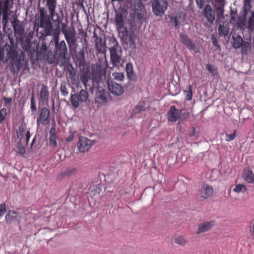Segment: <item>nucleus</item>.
Returning a JSON list of instances; mask_svg holds the SVG:
<instances>
[{"label":"nucleus","mask_w":254,"mask_h":254,"mask_svg":"<svg viewBox=\"0 0 254 254\" xmlns=\"http://www.w3.org/2000/svg\"><path fill=\"white\" fill-rule=\"evenodd\" d=\"M25 141L23 140V141H21L18 143L17 146V152L21 155L24 154L25 153V149L24 147L22 145V143H24Z\"/></svg>","instance_id":"40"},{"label":"nucleus","mask_w":254,"mask_h":254,"mask_svg":"<svg viewBox=\"0 0 254 254\" xmlns=\"http://www.w3.org/2000/svg\"><path fill=\"white\" fill-rule=\"evenodd\" d=\"M65 225H67V223H64V225H63V227H64Z\"/></svg>","instance_id":"61"},{"label":"nucleus","mask_w":254,"mask_h":254,"mask_svg":"<svg viewBox=\"0 0 254 254\" xmlns=\"http://www.w3.org/2000/svg\"><path fill=\"white\" fill-rule=\"evenodd\" d=\"M97 50L99 53H105V46L102 42L97 43L96 45Z\"/></svg>","instance_id":"42"},{"label":"nucleus","mask_w":254,"mask_h":254,"mask_svg":"<svg viewBox=\"0 0 254 254\" xmlns=\"http://www.w3.org/2000/svg\"><path fill=\"white\" fill-rule=\"evenodd\" d=\"M3 50L7 52V58L14 60L17 57V53L15 47L8 44H5L3 47Z\"/></svg>","instance_id":"12"},{"label":"nucleus","mask_w":254,"mask_h":254,"mask_svg":"<svg viewBox=\"0 0 254 254\" xmlns=\"http://www.w3.org/2000/svg\"><path fill=\"white\" fill-rule=\"evenodd\" d=\"M180 39L181 43L189 50L193 51L195 53H199L200 52L198 45L194 43L187 35L181 33L180 34Z\"/></svg>","instance_id":"5"},{"label":"nucleus","mask_w":254,"mask_h":254,"mask_svg":"<svg viewBox=\"0 0 254 254\" xmlns=\"http://www.w3.org/2000/svg\"><path fill=\"white\" fill-rule=\"evenodd\" d=\"M65 225H67V223H64V225H63V227H64Z\"/></svg>","instance_id":"62"},{"label":"nucleus","mask_w":254,"mask_h":254,"mask_svg":"<svg viewBox=\"0 0 254 254\" xmlns=\"http://www.w3.org/2000/svg\"><path fill=\"white\" fill-rule=\"evenodd\" d=\"M63 32L64 35L65 39L68 44H69V43H72L73 44H75L76 40L74 35L68 34L67 30H63Z\"/></svg>","instance_id":"28"},{"label":"nucleus","mask_w":254,"mask_h":254,"mask_svg":"<svg viewBox=\"0 0 254 254\" xmlns=\"http://www.w3.org/2000/svg\"><path fill=\"white\" fill-rule=\"evenodd\" d=\"M251 231L252 232V236L254 237V223L253 228L251 229Z\"/></svg>","instance_id":"55"},{"label":"nucleus","mask_w":254,"mask_h":254,"mask_svg":"<svg viewBox=\"0 0 254 254\" xmlns=\"http://www.w3.org/2000/svg\"><path fill=\"white\" fill-rule=\"evenodd\" d=\"M60 90L63 96H66L68 95V92L65 82H62L61 83Z\"/></svg>","instance_id":"43"},{"label":"nucleus","mask_w":254,"mask_h":254,"mask_svg":"<svg viewBox=\"0 0 254 254\" xmlns=\"http://www.w3.org/2000/svg\"><path fill=\"white\" fill-rule=\"evenodd\" d=\"M93 144V141L85 137L80 136L77 143V147L80 152L84 153L88 151Z\"/></svg>","instance_id":"6"},{"label":"nucleus","mask_w":254,"mask_h":254,"mask_svg":"<svg viewBox=\"0 0 254 254\" xmlns=\"http://www.w3.org/2000/svg\"><path fill=\"white\" fill-rule=\"evenodd\" d=\"M212 42H213V44L214 46L216 47L220 51V47L219 45L218 44V42L217 41L215 37H212Z\"/></svg>","instance_id":"51"},{"label":"nucleus","mask_w":254,"mask_h":254,"mask_svg":"<svg viewBox=\"0 0 254 254\" xmlns=\"http://www.w3.org/2000/svg\"><path fill=\"white\" fill-rule=\"evenodd\" d=\"M236 136V135L235 131L231 134H226L225 140L227 141H232L235 138Z\"/></svg>","instance_id":"46"},{"label":"nucleus","mask_w":254,"mask_h":254,"mask_svg":"<svg viewBox=\"0 0 254 254\" xmlns=\"http://www.w3.org/2000/svg\"><path fill=\"white\" fill-rule=\"evenodd\" d=\"M205 0H196V2L198 7L201 9L204 3Z\"/></svg>","instance_id":"49"},{"label":"nucleus","mask_w":254,"mask_h":254,"mask_svg":"<svg viewBox=\"0 0 254 254\" xmlns=\"http://www.w3.org/2000/svg\"><path fill=\"white\" fill-rule=\"evenodd\" d=\"M108 96L109 94L104 90L102 89L99 91L98 97L101 99L104 102H107Z\"/></svg>","instance_id":"31"},{"label":"nucleus","mask_w":254,"mask_h":254,"mask_svg":"<svg viewBox=\"0 0 254 254\" xmlns=\"http://www.w3.org/2000/svg\"><path fill=\"white\" fill-rule=\"evenodd\" d=\"M126 70L128 78L130 79H134L135 78V74L133 71V68L132 64L127 63L126 64Z\"/></svg>","instance_id":"22"},{"label":"nucleus","mask_w":254,"mask_h":254,"mask_svg":"<svg viewBox=\"0 0 254 254\" xmlns=\"http://www.w3.org/2000/svg\"><path fill=\"white\" fill-rule=\"evenodd\" d=\"M182 110L177 109L174 106H171L168 113V120L171 122H175L179 118Z\"/></svg>","instance_id":"10"},{"label":"nucleus","mask_w":254,"mask_h":254,"mask_svg":"<svg viewBox=\"0 0 254 254\" xmlns=\"http://www.w3.org/2000/svg\"><path fill=\"white\" fill-rule=\"evenodd\" d=\"M107 84L109 90L113 94L116 96H120L124 93L123 87L113 80L109 79Z\"/></svg>","instance_id":"8"},{"label":"nucleus","mask_w":254,"mask_h":254,"mask_svg":"<svg viewBox=\"0 0 254 254\" xmlns=\"http://www.w3.org/2000/svg\"><path fill=\"white\" fill-rule=\"evenodd\" d=\"M213 227L212 223H201L198 226L197 234L203 233L210 230Z\"/></svg>","instance_id":"21"},{"label":"nucleus","mask_w":254,"mask_h":254,"mask_svg":"<svg viewBox=\"0 0 254 254\" xmlns=\"http://www.w3.org/2000/svg\"><path fill=\"white\" fill-rule=\"evenodd\" d=\"M252 0H244V6L245 10H249L251 7Z\"/></svg>","instance_id":"47"},{"label":"nucleus","mask_w":254,"mask_h":254,"mask_svg":"<svg viewBox=\"0 0 254 254\" xmlns=\"http://www.w3.org/2000/svg\"><path fill=\"white\" fill-rule=\"evenodd\" d=\"M139 110L138 107L136 106V108L134 109V111H138Z\"/></svg>","instance_id":"57"},{"label":"nucleus","mask_w":254,"mask_h":254,"mask_svg":"<svg viewBox=\"0 0 254 254\" xmlns=\"http://www.w3.org/2000/svg\"><path fill=\"white\" fill-rule=\"evenodd\" d=\"M8 2V1L7 0L2 8V21L4 22L5 24L7 23L9 16Z\"/></svg>","instance_id":"26"},{"label":"nucleus","mask_w":254,"mask_h":254,"mask_svg":"<svg viewBox=\"0 0 254 254\" xmlns=\"http://www.w3.org/2000/svg\"><path fill=\"white\" fill-rule=\"evenodd\" d=\"M56 52L58 55L59 60L62 63L64 62L66 56L67 55V49L64 41L63 40L60 43L55 45Z\"/></svg>","instance_id":"7"},{"label":"nucleus","mask_w":254,"mask_h":254,"mask_svg":"<svg viewBox=\"0 0 254 254\" xmlns=\"http://www.w3.org/2000/svg\"><path fill=\"white\" fill-rule=\"evenodd\" d=\"M47 61L50 64H52L55 61V54L53 51L50 50L47 53Z\"/></svg>","instance_id":"36"},{"label":"nucleus","mask_w":254,"mask_h":254,"mask_svg":"<svg viewBox=\"0 0 254 254\" xmlns=\"http://www.w3.org/2000/svg\"><path fill=\"white\" fill-rule=\"evenodd\" d=\"M6 115V109L5 108L1 109L0 111V117L4 120L5 117Z\"/></svg>","instance_id":"50"},{"label":"nucleus","mask_w":254,"mask_h":254,"mask_svg":"<svg viewBox=\"0 0 254 254\" xmlns=\"http://www.w3.org/2000/svg\"><path fill=\"white\" fill-rule=\"evenodd\" d=\"M65 225H67V223H64V225H63V227H64Z\"/></svg>","instance_id":"63"},{"label":"nucleus","mask_w":254,"mask_h":254,"mask_svg":"<svg viewBox=\"0 0 254 254\" xmlns=\"http://www.w3.org/2000/svg\"><path fill=\"white\" fill-rule=\"evenodd\" d=\"M213 193V189L211 186L203 184L200 190L199 195L200 196L204 198H207L211 196Z\"/></svg>","instance_id":"11"},{"label":"nucleus","mask_w":254,"mask_h":254,"mask_svg":"<svg viewBox=\"0 0 254 254\" xmlns=\"http://www.w3.org/2000/svg\"><path fill=\"white\" fill-rule=\"evenodd\" d=\"M21 216L20 212L9 210L5 216V220L7 222H19L21 221Z\"/></svg>","instance_id":"15"},{"label":"nucleus","mask_w":254,"mask_h":254,"mask_svg":"<svg viewBox=\"0 0 254 254\" xmlns=\"http://www.w3.org/2000/svg\"><path fill=\"white\" fill-rule=\"evenodd\" d=\"M153 13L158 16H162L168 7L167 0H153L151 2Z\"/></svg>","instance_id":"4"},{"label":"nucleus","mask_w":254,"mask_h":254,"mask_svg":"<svg viewBox=\"0 0 254 254\" xmlns=\"http://www.w3.org/2000/svg\"><path fill=\"white\" fill-rule=\"evenodd\" d=\"M6 212V206L4 204L0 205V216H3Z\"/></svg>","instance_id":"48"},{"label":"nucleus","mask_w":254,"mask_h":254,"mask_svg":"<svg viewBox=\"0 0 254 254\" xmlns=\"http://www.w3.org/2000/svg\"><path fill=\"white\" fill-rule=\"evenodd\" d=\"M112 76L114 79L117 81H122L124 79V74L122 72H113L112 73Z\"/></svg>","instance_id":"39"},{"label":"nucleus","mask_w":254,"mask_h":254,"mask_svg":"<svg viewBox=\"0 0 254 254\" xmlns=\"http://www.w3.org/2000/svg\"><path fill=\"white\" fill-rule=\"evenodd\" d=\"M123 42L127 43L128 41L130 47L134 48L135 47V37L133 33H127V38L126 41L122 40Z\"/></svg>","instance_id":"23"},{"label":"nucleus","mask_w":254,"mask_h":254,"mask_svg":"<svg viewBox=\"0 0 254 254\" xmlns=\"http://www.w3.org/2000/svg\"><path fill=\"white\" fill-rule=\"evenodd\" d=\"M233 47L235 49H238L241 47L243 44V39L239 35H236L233 36Z\"/></svg>","instance_id":"25"},{"label":"nucleus","mask_w":254,"mask_h":254,"mask_svg":"<svg viewBox=\"0 0 254 254\" xmlns=\"http://www.w3.org/2000/svg\"><path fill=\"white\" fill-rule=\"evenodd\" d=\"M16 66H17L18 68H19V66L18 64L16 63Z\"/></svg>","instance_id":"60"},{"label":"nucleus","mask_w":254,"mask_h":254,"mask_svg":"<svg viewBox=\"0 0 254 254\" xmlns=\"http://www.w3.org/2000/svg\"><path fill=\"white\" fill-rule=\"evenodd\" d=\"M31 112L35 114L36 112L37 108L36 107L34 98L33 95H32V97L31 98Z\"/></svg>","instance_id":"45"},{"label":"nucleus","mask_w":254,"mask_h":254,"mask_svg":"<svg viewBox=\"0 0 254 254\" xmlns=\"http://www.w3.org/2000/svg\"><path fill=\"white\" fill-rule=\"evenodd\" d=\"M218 32L220 36H225L228 34V29L226 27L220 25L218 28Z\"/></svg>","instance_id":"38"},{"label":"nucleus","mask_w":254,"mask_h":254,"mask_svg":"<svg viewBox=\"0 0 254 254\" xmlns=\"http://www.w3.org/2000/svg\"><path fill=\"white\" fill-rule=\"evenodd\" d=\"M53 24L45 26V27H40L43 28L44 30V33L46 36H51L52 32L53 31V28L52 26Z\"/></svg>","instance_id":"34"},{"label":"nucleus","mask_w":254,"mask_h":254,"mask_svg":"<svg viewBox=\"0 0 254 254\" xmlns=\"http://www.w3.org/2000/svg\"><path fill=\"white\" fill-rule=\"evenodd\" d=\"M245 26V20L243 19L241 21L239 22L238 23V26L241 28H244V26Z\"/></svg>","instance_id":"52"},{"label":"nucleus","mask_w":254,"mask_h":254,"mask_svg":"<svg viewBox=\"0 0 254 254\" xmlns=\"http://www.w3.org/2000/svg\"><path fill=\"white\" fill-rule=\"evenodd\" d=\"M60 29L59 26H58L57 27H56L53 32V36H54V41L55 42V44H58L60 43L59 42V35L60 34Z\"/></svg>","instance_id":"32"},{"label":"nucleus","mask_w":254,"mask_h":254,"mask_svg":"<svg viewBox=\"0 0 254 254\" xmlns=\"http://www.w3.org/2000/svg\"><path fill=\"white\" fill-rule=\"evenodd\" d=\"M243 179L248 183H254V173L250 168L245 169L243 173Z\"/></svg>","instance_id":"17"},{"label":"nucleus","mask_w":254,"mask_h":254,"mask_svg":"<svg viewBox=\"0 0 254 254\" xmlns=\"http://www.w3.org/2000/svg\"><path fill=\"white\" fill-rule=\"evenodd\" d=\"M78 96L80 102H85L88 100L89 94L85 90H81L79 92Z\"/></svg>","instance_id":"27"},{"label":"nucleus","mask_w":254,"mask_h":254,"mask_svg":"<svg viewBox=\"0 0 254 254\" xmlns=\"http://www.w3.org/2000/svg\"><path fill=\"white\" fill-rule=\"evenodd\" d=\"M115 23L119 37L122 40L126 41L127 38V28L124 26V18L122 14L117 13Z\"/></svg>","instance_id":"3"},{"label":"nucleus","mask_w":254,"mask_h":254,"mask_svg":"<svg viewBox=\"0 0 254 254\" xmlns=\"http://www.w3.org/2000/svg\"><path fill=\"white\" fill-rule=\"evenodd\" d=\"M203 14L207 20L212 23L215 20V13L212 11L210 5L207 4L204 8Z\"/></svg>","instance_id":"13"},{"label":"nucleus","mask_w":254,"mask_h":254,"mask_svg":"<svg viewBox=\"0 0 254 254\" xmlns=\"http://www.w3.org/2000/svg\"><path fill=\"white\" fill-rule=\"evenodd\" d=\"M225 0H214L213 5L219 14L222 15L224 13V7L225 6Z\"/></svg>","instance_id":"20"},{"label":"nucleus","mask_w":254,"mask_h":254,"mask_svg":"<svg viewBox=\"0 0 254 254\" xmlns=\"http://www.w3.org/2000/svg\"><path fill=\"white\" fill-rule=\"evenodd\" d=\"M70 102L72 106L75 109H77L79 106V102H80L78 95L76 94H71L70 96Z\"/></svg>","instance_id":"29"},{"label":"nucleus","mask_w":254,"mask_h":254,"mask_svg":"<svg viewBox=\"0 0 254 254\" xmlns=\"http://www.w3.org/2000/svg\"><path fill=\"white\" fill-rule=\"evenodd\" d=\"M49 114V110L47 108H42L40 116L37 119V122H40L42 125H46L48 123Z\"/></svg>","instance_id":"16"},{"label":"nucleus","mask_w":254,"mask_h":254,"mask_svg":"<svg viewBox=\"0 0 254 254\" xmlns=\"http://www.w3.org/2000/svg\"><path fill=\"white\" fill-rule=\"evenodd\" d=\"M133 12L134 18H136L139 20L142 19L145 13V9L143 5L140 2L137 3V5H135Z\"/></svg>","instance_id":"14"},{"label":"nucleus","mask_w":254,"mask_h":254,"mask_svg":"<svg viewBox=\"0 0 254 254\" xmlns=\"http://www.w3.org/2000/svg\"><path fill=\"white\" fill-rule=\"evenodd\" d=\"M248 28L253 31L254 28V12H251V15L249 18Z\"/></svg>","instance_id":"35"},{"label":"nucleus","mask_w":254,"mask_h":254,"mask_svg":"<svg viewBox=\"0 0 254 254\" xmlns=\"http://www.w3.org/2000/svg\"><path fill=\"white\" fill-rule=\"evenodd\" d=\"M111 47L109 48L111 61L114 66L119 67L121 60V49L118 42L115 39L110 41Z\"/></svg>","instance_id":"1"},{"label":"nucleus","mask_w":254,"mask_h":254,"mask_svg":"<svg viewBox=\"0 0 254 254\" xmlns=\"http://www.w3.org/2000/svg\"><path fill=\"white\" fill-rule=\"evenodd\" d=\"M81 80H82V82H83V84H84L85 86H86V85H87V81H87V79L83 78V79H81Z\"/></svg>","instance_id":"54"},{"label":"nucleus","mask_w":254,"mask_h":254,"mask_svg":"<svg viewBox=\"0 0 254 254\" xmlns=\"http://www.w3.org/2000/svg\"><path fill=\"white\" fill-rule=\"evenodd\" d=\"M174 242L178 245L184 246L188 243V241L184 236H178L174 238Z\"/></svg>","instance_id":"30"},{"label":"nucleus","mask_w":254,"mask_h":254,"mask_svg":"<svg viewBox=\"0 0 254 254\" xmlns=\"http://www.w3.org/2000/svg\"><path fill=\"white\" fill-rule=\"evenodd\" d=\"M3 120H4L0 117V124H1Z\"/></svg>","instance_id":"58"},{"label":"nucleus","mask_w":254,"mask_h":254,"mask_svg":"<svg viewBox=\"0 0 254 254\" xmlns=\"http://www.w3.org/2000/svg\"><path fill=\"white\" fill-rule=\"evenodd\" d=\"M112 1H122V0H111Z\"/></svg>","instance_id":"59"},{"label":"nucleus","mask_w":254,"mask_h":254,"mask_svg":"<svg viewBox=\"0 0 254 254\" xmlns=\"http://www.w3.org/2000/svg\"><path fill=\"white\" fill-rule=\"evenodd\" d=\"M42 49H44L45 50H46L47 49V46L46 45H43L42 47Z\"/></svg>","instance_id":"56"},{"label":"nucleus","mask_w":254,"mask_h":254,"mask_svg":"<svg viewBox=\"0 0 254 254\" xmlns=\"http://www.w3.org/2000/svg\"><path fill=\"white\" fill-rule=\"evenodd\" d=\"M14 31L16 34H18L20 37L23 35L24 29L22 26L17 23L12 22Z\"/></svg>","instance_id":"24"},{"label":"nucleus","mask_w":254,"mask_h":254,"mask_svg":"<svg viewBox=\"0 0 254 254\" xmlns=\"http://www.w3.org/2000/svg\"><path fill=\"white\" fill-rule=\"evenodd\" d=\"M185 95V98L187 100H190L192 98V89L191 85H189L188 87L187 90L184 91Z\"/></svg>","instance_id":"37"},{"label":"nucleus","mask_w":254,"mask_h":254,"mask_svg":"<svg viewBox=\"0 0 254 254\" xmlns=\"http://www.w3.org/2000/svg\"><path fill=\"white\" fill-rule=\"evenodd\" d=\"M46 7L49 13L51 14L52 17L55 14V9L57 7V0H46Z\"/></svg>","instance_id":"19"},{"label":"nucleus","mask_w":254,"mask_h":254,"mask_svg":"<svg viewBox=\"0 0 254 254\" xmlns=\"http://www.w3.org/2000/svg\"><path fill=\"white\" fill-rule=\"evenodd\" d=\"M40 100L43 102H48L49 98V93L48 87L42 84L40 93Z\"/></svg>","instance_id":"18"},{"label":"nucleus","mask_w":254,"mask_h":254,"mask_svg":"<svg viewBox=\"0 0 254 254\" xmlns=\"http://www.w3.org/2000/svg\"><path fill=\"white\" fill-rule=\"evenodd\" d=\"M51 240H52L51 239L49 240V241H48V243L50 242L51 241Z\"/></svg>","instance_id":"64"},{"label":"nucleus","mask_w":254,"mask_h":254,"mask_svg":"<svg viewBox=\"0 0 254 254\" xmlns=\"http://www.w3.org/2000/svg\"><path fill=\"white\" fill-rule=\"evenodd\" d=\"M246 190V186L243 184H238L233 189V191L236 193L245 192Z\"/></svg>","instance_id":"33"},{"label":"nucleus","mask_w":254,"mask_h":254,"mask_svg":"<svg viewBox=\"0 0 254 254\" xmlns=\"http://www.w3.org/2000/svg\"><path fill=\"white\" fill-rule=\"evenodd\" d=\"M39 12L40 14V27H45V26L52 24L51 20L54 22L59 21L60 15L57 13L55 9V14L52 17L51 14L49 13V15H46L47 11L43 7L39 8Z\"/></svg>","instance_id":"2"},{"label":"nucleus","mask_w":254,"mask_h":254,"mask_svg":"<svg viewBox=\"0 0 254 254\" xmlns=\"http://www.w3.org/2000/svg\"><path fill=\"white\" fill-rule=\"evenodd\" d=\"M73 138H74V135L73 134H70L68 136V137L66 139V141H67L68 142H70V141H71L73 139Z\"/></svg>","instance_id":"53"},{"label":"nucleus","mask_w":254,"mask_h":254,"mask_svg":"<svg viewBox=\"0 0 254 254\" xmlns=\"http://www.w3.org/2000/svg\"><path fill=\"white\" fill-rule=\"evenodd\" d=\"M26 129V126L25 125L19 126L17 130V136L21 141H23V140L25 141L26 144H27L30 138V134L29 131H27L25 137Z\"/></svg>","instance_id":"9"},{"label":"nucleus","mask_w":254,"mask_h":254,"mask_svg":"<svg viewBox=\"0 0 254 254\" xmlns=\"http://www.w3.org/2000/svg\"><path fill=\"white\" fill-rule=\"evenodd\" d=\"M206 68L212 75L215 76L217 74V69L213 65L210 64H207L206 65Z\"/></svg>","instance_id":"44"},{"label":"nucleus","mask_w":254,"mask_h":254,"mask_svg":"<svg viewBox=\"0 0 254 254\" xmlns=\"http://www.w3.org/2000/svg\"><path fill=\"white\" fill-rule=\"evenodd\" d=\"M49 139L50 146L52 147H55L57 146V138L56 134L51 133Z\"/></svg>","instance_id":"41"}]
</instances>
